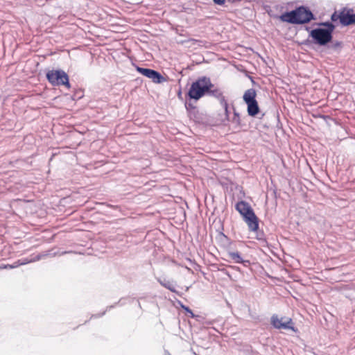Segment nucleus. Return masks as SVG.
I'll return each mask as SVG.
<instances>
[{
    "mask_svg": "<svg viewBox=\"0 0 355 355\" xmlns=\"http://www.w3.org/2000/svg\"><path fill=\"white\" fill-rule=\"evenodd\" d=\"M309 35L312 37L313 42L320 46H326L331 42L333 37L331 33L322 28L313 29L310 32Z\"/></svg>",
    "mask_w": 355,
    "mask_h": 355,
    "instance_id": "5",
    "label": "nucleus"
},
{
    "mask_svg": "<svg viewBox=\"0 0 355 355\" xmlns=\"http://www.w3.org/2000/svg\"><path fill=\"white\" fill-rule=\"evenodd\" d=\"M270 322L273 327L277 329L292 330L294 332L297 331V329L294 327L293 320L290 318H279L277 315H273L271 317Z\"/></svg>",
    "mask_w": 355,
    "mask_h": 355,
    "instance_id": "6",
    "label": "nucleus"
},
{
    "mask_svg": "<svg viewBox=\"0 0 355 355\" xmlns=\"http://www.w3.org/2000/svg\"><path fill=\"white\" fill-rule=\"evenodd\" d=\"M182 308L185 310L187 313H188L189 316L193 318L196 317L195 314L193 313V311L188 307L184 305H182Z\"/></svg>",
    "mask_w": 355,
    "mask_h": 355,
    "instance_id": "20",
    "label": "nucleus"
},
{
    "mask_svg": "<svg viewBox=\"0 0 355 355\" xmlns=\"http://www.w3.org/2000/svg\"><path fill=\"white\" fill-rule=\"evenodd\" d=\"M42 255H37L36 257L32 260H26L24 262H21V263H17V264H15V265H9V264L4 265V268H6V269L14 268L17 267L18 266L26 264V263L31 262V261H39L42 258Z\"/></svg>",
    "mask_w": 355,
    "mask_h": 355,
    "instance_id": "14",
    "label": "nucleus"
},
{
    "mask_svg": "<svg viewBox=\"0 0 355 355\" xmlns=\"http://www.w3.org/2000/svg\"><path fill=\"white\" fill-rule=\"evenodd\" d=\"M137 71L141 75L151 79L155 83H162L166 81V78L157 71L151 69L137 67Z\"/></svg>",
    "mask_w": 355,
    "mask_h": 355,
    "instance_id": "7",
    "label": "nucleus"
},
{
    "mask_svg": "<svg viewBox=\"0 0 355 355\" xmlns=\"http://www.w3.org/2000/svg\"><path fill=\"white\" fill-rule=\"evenodd\" d=\"M257 92L253 88L247 89L243 96V101L245 103L253 102L256 100Z\"/></svg>",
    "mask_w": 355,
    "mask_h": 355,
    "instance_id": "11",
    "label": "nucleus"
},
{
    "mask_svg": "<svg viewBox=\"0 0 355 355\" xmlns=\"http://www.w3.org/2000/svg\"><path fill=\"white\" fill-rule=\"evenodd\" d=\"M234 110V117L232 119V122L236 123V125H239L241 124V119L239 114L236 111L234 107H233Z\"/></svg>",
    "mask_w": 355,
    "mask_h": 355,
    "instance_id": "17",
    "label": "nucleus"
},
{
    "mask_svg": "<svg viewBox=\"0 0 355 355\" xmlns=\"http://www.w3.org/2000/svg\"><path fill=\"white\" fill-rule=\"evenodd\" d=\"M0 268H1V269H5V268H4V265L1 266H0Z\"/></svg>",
    "mask_w": 355,
    "mask_h": 355,
    "instance_id": "24",
    "label": "nucleus"
},
{
    "mask_svg": "<svg viewBox=\"0 0 355 355\" xmlns=\"http://www.w3.org/2000/svg\"><path fill=\"white\" fill-rule=\"evenodd\" d=\"M227 255L234 263H243L245 266L250 263L249 261L244 260L239 252H229Z\"/></svg>",
    "mask_w": 355,
    "mask_h": 355,
    "instance_id": "10",
    "label": "nucleus"
},
{
    "mask_svg": "<svg viewBox=\"0 0 355 355\" xmlns=\"http://www.w3.org/2000/svg\"><path fill=\"white\" fill-rule=\"evenodd\" d=\"M157 281L159 282V283L162 286H164V288L168 289L169 291H171V292H173V293H175L176 292V290H175V285L173 284V282H171V281L169 280H166V279H162L160 278L157 279Z\"/></svg>",
    "mask_w": 355,
    "mask_h": 355,
    "instance_id": "13",
    "label": "nucleus"
},
{
    "mask_svg": "<svg viewBox=\"0 0 355 355\" xmlns=\"http://www.w3.org/2000/svg\"><path fill=\"white\" fill-rule=\"evenodd\" d=\"M248 105V114L254 116L259 112V107L257 101L246 103Z\"/></svg>",
    "mask_w": 355,
    "mask_h": 355,
    "instance_id": "12",
    "label": "nucleus"
},
{
    "mask_svg": "<svg viewBox=\"0 0 355 355\" xmlns=\"http://www.w3.org/2000/svg\"><path fill=\"white\" fill-rule=\"evenodd\" d=\"M235 209L242 216L250 231H258L259 219L248 202L243 200L239 201L236 204Z\"/></svg>",
    "mask_w": 355,
    "mask_h": 355,
    "instance_id": "2",
    "label": "nucleus"
},
{
    "mask_svg": "<svg viewBox=\"0 0 355 355\" xmlns=\"http://www.w3.org/2000/svg\"><path fill=\"white\" fill-rule=\"evenodd\" d=\"M46 78L53 86L64 85L70 88L68 75L62 70H51L47 72Z\"/></svg>",
    "mask_w": 355,
    "mask_h": 355,
    "instance_id": "4",
    "label": "nucleus"
},
{
    "mask_svg": "<svg viewBox=\"0 0 355 355\" xmlns=\"http://www.w3.org/2000/svg\"><path fill=\"white\" fill-rule=\"evenodd\" d=\"M207 95H209V96H213V97L217 98L220 103L222 101V99H225L221 89L219 87L215 86L214 84H212L211 82V86L208 89Z\"/></svg>",
    "mask_w": 355,
    "mask_h": 355,
    "instance_id": "9",
    "label": "nucleus"
},
{
    "mask_svg": "<svg viewBox=\"0 0 355 355\" xmlns=\"http://www.w3.org/2000/svg\"><path fill=\"white\" fill-rule=\"evenodd\" d=\"M220 104L222 105V107L224 109L225 116L227 117H228L230 112L228 110V103H227L226 99H222V101L220 103Z\"/></svg>",
    "mask_w": 355,
    "mask_h": 355,
    "instance_id": "18",
    "label": "nucleus"
},
{
    "mask_svg": "<svg viewBox=\"0 0 355 355\" xmlns=\"http://www.w3.org/2000/svg\"><path fill=\"white\" fill-rule=\"evenodd\" d=\"M211 86V79L206 76L198 78L192 83L187 93L190 99L198 101L207 95L208 89Z\"/></svg>",
    "mask_w": 355,
    "mask_h": 355,
    "instance_id": "3",
    "label": "nucleus"
},
{
    "mask_svg": "<svg viewBox=\"0 0 355 355\" xmlns=\"http://www.w3.org/2000/svg\"><path fill=\"white\" fill-rule=\"evenodd\" d=\"M214 2L217 5H223L225 0H213Z\"/></svg>",
    "mask_w": 355,
    "mask_h": 355,
    "instance_id": "22",
    "label": "nucleus"
},
{
    "mask_svg": "<svg viewBox=\"0 0 355 355\" xmlns=\"http://www.w3.org/2000/svg\"><path fill=\"white\" fill-rule=\"evenodd\" d=\"M313 18L311 11L304 6H300L291 12H286L280 16V19L282 21L293 24H306Z\"/></svg>",
    "mask_w": 355,
    "mask_h": 355,
    "instance_id": "1",
    "label": "nucleus"
},
{
    "mask_svg": "<svg viewBox=\"0 0 355 355\" xmlns=\"http://www.w3.org/2000/svg\"><path fill=\"white\" fill-rule=\"evenodd\" d=\"M189 107H191V108H193V107H192V106L191 105V104H190V103H189V104L186 103V107H187V108H188Z\"/></svg>",
    "mask_w": 355,
    "mask_h": 355,
    "instance_id": "23",
    "label": "nucleus"
},
{
    "mask_svg": "<svg viewBox=\"0 0 355 355\" xmlns=\"http://www.w3.org/2000/svg\"><path fill=\"white\" fill-rule=\"evenodd\" d=\"M319 25L325 26L326 28H324V29L325 31H328L330 33H331L333 35V32H334L336 26L331 22H329V21L322 22Z\"/></svg>",
    "mask_w": 355,
    "mask_h": 355,
    "instance_id": "15",
    "label": "nucleus"
},
{
    "mask_svg": "<svg viewBox=\"0 0 355 355\" xmlns=\"http://www.w3.org/2000/svg\"><path fill=\"white\" fill-rule=\"evenodd\" d=\"M342 47V42L339 41L332 42L331 44L329 46V48L332 49L334 50L340 49Z\"/></svg>",
    "mask_w": 355,
    "mask_h": 355,
    "instance_id": "19",
    "label": "nucleus"
},
{
    "mask_svg": "<svg viewBox=\"0 0 355 355\" xmlns=\"http://www.w3.org/2000/svg\"><path fill=\"white\" fill-rule=\"evenodd\" d=\"M331 19L333 21H336L337 20L340 21V23L341 24V10L339 11H335L331 17Z\"/></svg>",
    "mask_w": 355,
    "mask_h": 355,
    "instance_id": "16",
    "label": "nucleus"
},
{
    "mask_svg": "<svg viewBox=\"0 0 355 355\" xmlns=\"http://www.w3.org/2000/svg\"><path fill=\"white\" fill-rule=\"evenodd\" d=\"M355 24V13L351 8L341 9V25L346 26Z\"/></svg>",
    "mask_w": 355,
    "mask_h": 355,
    "instance_id": "8",
    "label": "nucleus"
},
{
    "mask_svg": "<svg viewBox=\"0 0 355 355\" xmlns=\"http://www.w3.org/2000/svg\"><path fill=\"white\" fill-rule=\"evenodd\" d=\"M256 232H257V239L258 240H263V234L258 233L257 231Z\"/></svg>",
    "mask_w": 355,
    "mask_h": 355,
    "instance_id": "21",
    "label": "nucleus"
},
{
    "mask_svg": "<svg viewBox=\"0 0 355 355\" xmlns=\"http://www.w3.org/2000/svg\"><path fill=\"white\" fill-rule=\"evenodd\" d=\"M168 355H170V354H168Z\"/></svg>",
    "mask_w": 355,
    "mask_h": 355,
    "instance_id": "25",
    "label": "nucleus"
}]
</instances>
